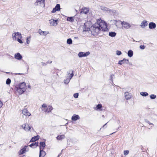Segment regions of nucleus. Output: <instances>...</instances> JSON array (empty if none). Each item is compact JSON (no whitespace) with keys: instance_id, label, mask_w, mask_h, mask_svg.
<instances>
[{"instance_id":"nucleus-1","label":"nucleus","mask_w":157,"mask_h":157,"mask_svg":"<svg viewBox=\"0 0 157 157\" xmlns=\"http://www.w3.org/2000/svg\"><path fill=\"white\" fill-rule=\"evenodd\" d=\"M91 33L94 36L97 35L101 31L106 32L108 31L106 23L101 19L97 20V22L91 28Z\"/></svg>"},{"instance_id":"nucleus-2","label":"nucleus","mask_w":157,"mask_h":157,"mask_svg":"<svg viewBox=\"0 0 157 157\" xmlns=\"http://www.w3.org/2000/svg\"><path fill=\"white\" fill-rule=\"evenodd\" d=\"M15 89L19 94H22L26 89L25 83V82H23L17 84L15 87Z\"/></svg>"},{"instance_id":"nucleus-3","label":"nucleus","mask_w":157,"mask_h":157,"mask_svg":"<svg viewBox=\"0 0 157 157\" xmlns=\"http://www.w3.org/2000/svg\"><path fill=\"white\" fill-rule=\"evenodd\" d=\"M68 74L70 75L69 78H67L66 79L64 80V83L66 84H67L69 82L70 80L74 76L73 71V70H71L70 71Z\"/></svg>"},{"instance_id":"nucleus-4","label":"nucleus","mask_w":157,"mask_h":157,"mask_svg":"<svg viewBox=\"0 0 157 157\" xmlns=\"http://www.w3.org/2000/svg\"><path fill=\"white\" fill-rule=\"evenodd\" d=\"M16 36H17V37L22 38L21 35L20 33H14L12 34V35L13 40H16L17 39Z\"/></svg>"},{"instance_id":"nucleus-5","label":"nucleus","mask_w":157,"mask_h":157,"mask_svg":"<svg viewBox=\"0 0 157 157\" xmlns=\"http://www.w3.org/2000/svg\"><path fill=\"white\" fill-rule=\"evenodd\" d=\"M90 53L89 52H80L78 54V56L79 57H86L90 55Z\"/></svg>"},{"instance_id":"nucleus-6","label":"nucleus","mask_w":157,"mask_h":157,"mask_svg":"<svg viewBox=\"0 0 157 157\" xmlns=\"http://www.w3.org/2000/svg\"><path fill=\"white\" fill-rule=\"evenodd\" d=\"M121 24L124 28L126 29H128L131 27V25L130 24L127 22L124 21L122 22H121Z\"/></svg>"},{"instance_id":"nucleus-7","label":"nucleus","mask_w":157,"mask_h":157,"mask_svg":"<svg viewBox=\"0 0 157 157\" xmlns=\"http://www.w3.org/2000/svg\"><path fill=\"white\" fill-rule=\"evenodd\" d=\"M22 128L26 131H29L30 130H31L32 127L29 125V124H23L22 125Z\"/></svg>"},{"instance_id":"nucleus-8","label":"nucleus","mask_w":157,"mask_h":157,"mask_svg":"<svg viewBox=\"0 0 157 157\" xmlns=\"http://www.w3.org/2000/svg\"><path fill=\"white\" fill-rule=\"evenodd\" d=\"M60 10V6L59 4H57L55 6V7L53 9L52 12V13H55L56 11H59Z\"/></svg>"},{"instance_id":"nucleus-9","label":"nucleus","mask_w":157,"mask_h":157,"mask_svg":"<svg viewBox=\"0 0 157 157\" xmlns=\"http://www.w3.org/2000/svg\"><path fill=\"white\" fill-rule=\"evenodd\" d=\"M129 60L128 59L124 58L122 60L119 61L118 64L120 65H122L123 64L128 63Z\"/></svg>"},{"instance_id":"nucleus-10","label":"nucleus","mask_w":157,"mask_h":157,"mask_svg":"<svg viewBox=\"0 0 157 157\" xmlns=\"http://www.w3.org/2000/svg\"><path fill=\"white\" fill-rule=\"evenodd\" d=\"M57 20H54L53 19H51L49 20L50 23L51 25L56 26L57 24Z\"/></svg>"},{"instance_id":"nucleus-11","label":"nucleus","mask_w":157,"mask_h":157,"mask_svg":"<svg viewBox=\"0 0 157 157\" xmlns=\"http://www.w3.org/2000/svg\"><path fill=\"white\" fill-rule=\"evenodd\" d=\"M22 113L26 116H28L29 117L31 115L26 109H25L22 110Z\"/></svg>"},{"instance_id":"nucleus-12","label":"nucleus","mask_w":157,"mask_h":157,"mask_svg":"<svg viewBox=\"0 0 157 157\" xmlns=\"http://www.w3.org/2000/svg\"><path fill=\"white\" fill-rule=\"evenodd\" d=\"M44 0H36V2L35 3V6L41 5V4L44 5Z\"/></svg>"},{"instance_id":"nucleus-13","label":"nucleus","mask_w":157,"mask_h":157,"mask_svg":"<svg viewBox=\"0 0 157 157\" xmlns=\"http://www.w3.org/2000/svg\"><path fill=\"white\" fill-rule=\"evenodd\" d=\"M156 27V24L154 22H151L149 24V27L150 29H155Z\"/></svg>"},{"instance_id":"nucleus-14","label":"nucleus","mask_w":157,"mask_h":157,"mask_svg":"<svg viewBox=\"0 0 157 157\" xmlns=\"http://www.w3.org/2000/svg\"><path fill=\"white\" fill-rule=\"evenodd\" d=\"M124 97L126 100H129L131 98V95L128 92H125L124 93Z\"/></svg>"},{"instance_id":"nucleus-15","label":"nucleus","mask_w":157,"mask_h":157,"mask_svg":"<svg viewBox=\"0 0 157 157\" xmlns=\"http://www.w3.org/2000/svg\"><path fill=\"white\" fill-rule=\"evenodd\" d=\"M46 146L45 143L44 142H41L40 144V150H44Z\"/></svg>"},{"instance_id":"nucleus-16","label":"nucleus","mask_w":157,"mask_h":157,"mask_svg":"<svg viewBox=\"0 0 157 157\" xmlns=\"http://www.w3.org/2000/svg\"><path fill=\"white\" fill-rule=\"evenodd\" d=\"M15 58L17 60H21L22 58V56L19 53H17L14 55Z\"/></svg>"},{"instance_id":"nucleus-17","label":"nucleus","mask_w":157,"mask_h":157,"mask_svg":"<svg viewBox=\"0 0 157 157\" xmlns=\"http://www.w3.org/2000/svg\"><path fill=\"white\" fill-rule=\"evenodd\" d=\"M80 119V117L78 115L74 114L71 117L72 121H76Z\"/></svg>"},{"instance_id":"nucleus-18","label":"nucleus","mask_w":157,"mask_h":157,"mask_svg":"<svg viewBox=\"0 0 157 157\" xmlns=\"http://www.w3.org/2000/svg\"><path fill=\"white\" fill-rule=\"evenodd\" d=\"M26 146H25L20 150L19 151V155L23 154L26 152Z\"/></svg>"},{"instance_id":"nucleus-19","label":"nucleus","mask_w":157,"mask_h":157,"mask_svg":"<svg viewBox=\"0 0 157 157\" xmlns=\"http://www.w3.org/2000/svg\"><path fill=\"white\" fill-rule=\"evenodd\" d=\"M46 155V153L43 150H40L39 157H44Z\"/></svg>"},{"instance_id":"nucleus-20","label":"nucleus","mask_w":157,"mask_h":157,"mask_svg":"<svg viewBox=\"0 0 157 157\" xmlns=\"http://www.w3.org/2000/svg\"><path fill=\"white\" fill-rule=\"evenodd\" d=\"M38 145V142H35L34 143L31 144L29 146L33 148H35L37 147Z\"/></svg>"},{"instance_id":"nucleus-21","label":"nucleus","mask_w":157,"mask_h":157,"mask_svg":"<svg viewBox=\"0 0 157 157\" xmlns=\"http://www.w3.org/2000/svg\"><path fill=\"white\" fill-rule=\"evenodd\" d=\"M38 33L40 35L44 36L46 35L48 33V32L42 31L40 29L39 30Z\"/></svg>"},{"instance_id":"nucleus-22","label":"nucleus","mask_w":157,"mask_h":157,"mask_svg":"<svg viewBox=\"0 0 157 157\" xmlns=\"http://www.w3.org/2000/svg\"><path fill=\"white\" fill-rule=\"evenodd\" d=\"M147 21L146 20H144L142 22L140 26L142 28H144L147 25Z\"/></svg>"},{"instance_id":"nucleus-23","label":"nucleus","mask_w":157,"mask_h":157,"mask_svg":"<svg viewBox=\"0 0 157 157\" xmlns=\"http://www.w3.org/2000/svg\"><path fill=\"white\" fill-rule=\"evenodd\" d=\"M39 136L38 135H37L36 136L33 137L31 139V140L30 142H35L38 140L39 139Z\"/></svg>"},{"instance_id":"nucleus-24","label":"nucleus","mask_w":157,"mask_h":157,"mask_svg":"<svg viewBox=\"0 0 157 157\" xmlns=\"http://www.w3.org/2000/svg\"><path fill=\"white\" fill-rule=\"evenodd\" d=\"M101 10L109 12L110 9L104 6H101Z\"/></svg>"},{"instance_id":"nucleus-25","label":"nucleus","mask_w":157,"mask_h":157,"mask_svg":"<svg viewBox=\"0 0 157 157\" xmlns=\"http://www.w3.org/2000/svg\"><path fill=\"white\" fill-rule=\"evenodd\" d=\"M65 137V135H58L56 138L57 140H62V139H64Z\"/></svg>"},{"instance_id":"nucleus-26","label":"nucleus","mask_w":157,"mask_h":157,"mask_svg":"<svg viewBox=\"0 0 157 157\" xmlns=\"http://www.w3.org/2000/svg\"><path fill=\"white\" fill-rule=\"evenodd\" d=\"M89 10V9L87 8H84L82 9L81 12H83L85 14H86Z\"/></svg>"},{"instance_id":"nucleus-27","label":"nucleus","mask_w":157,"mask_h":157,"mask_svg":"<svg viewBox=\"0 0 157 157\" xmlns=\"http://www.w3.org/2000/svg\"><path fill=\"white\" fill-rule=\"evenodd\" d=\"M53 108L52 106H48V108L45 109V111L46 112H50L53 109Z\"/></svg>"},{"instance_id":"nucleus-28","label":"nucleus","mask_w":157,"mask_h":157,"mask_svg":"<svg viewBox=\"0 0 157 157\" xmlns=\"http://www.w3.org/2000/svg\"><path fill=\"white\" fill-rule=\"evenodd\" d=\"M109 36H110L113 37L116 35V33L115 32H110L109 33Z\"/></svg>"},{"instance_id":"nucleus-29","label":"nucleus","mask_w":157,"mask_h":157,"mask_svg":"<svg viewBox=\"0 0 157 157\" xmlns=\"http://www.w3.org/2000/svg\"><path fill=\"white\" fill-rule=\"evenodd\" d=\"M128 56L131 57H132L133 54V52L131 50H129L128 51L127 53Z\"/></svg>"},{"instance_id":"nucleus-30","label":"nucleus","mask_w":157,"mask_h":157,"mask_svg":"<svg viewBox=\"0 0 157 157\" xmlns=\"http://www.w3.org/2000/svg\"><path fill=\"white\" fill-rule=\"evenodd\" d=\"M109 13L112 15H115L116 13V11L115 10L110 9Z\"/></svg>"},{"instance_id":"nucleus-31","label":"nucleus","mask_w":157,"mask_h":157,"mask_svg":"<svg viewBox=\"0 0 157 157\" xmlns=\"http://www.w3.org/2000/svg\"><path fill=\"white\" fill-rule=\"evenodd\" d=\"M67 20L68 21L70 22H73L74 21V19L73 18V17H67Z\"/></svg>"},{"instance_id":"nucleus-32","label":"nucleus","mask_w":157,"mask_h":157,"mask_svg":"<svg viewBox=\"0 0 157 157\" xmlns=\"http://www.w3.org/2000/svg\"><path fill=\"white\" fill-rule=\"evenodd\" d=\"M140 94L141 95H142L143 96H145V97L147 96L148 95V93H147V92H141L140 93Z\"/></svg>"},{"instance_id":"nucleus-33","label":"nucleus","mask_w":157,"mask_h":157,"mask_svg":"<svg viewBox=\"0 0 157 157\" xmlns=\"http://www.w3.org/2000/svg\"><path fill=\"white\" fill-rule=\"evenodd\" d=\"M67 43L71 44L72 43V41L71 39L69 38L67 40Z\"/></svg>"},{"instance_id":"nucleus-34","label":"nucleus","mask_w":157,"mask_h":157,"mask_svg":"<svg viewBox=\"0 0 157 157\" xmlns=\"http://www.w3.org/2000/svg\"><path fill=\"white\" fill-rule=\"evenodd\" d=\"M11 82V80L9 78H8L7 79L6 83L7 85H10Z\"/></svg>"},{"instance_id":"nucleus-35","label":"nucleus","mask_w":157,"mask_h":157,"mask_svg":"<svg viewBox=\"0 0 157 157\" xmlns=\"http://www.w3.org/2000/svg\"><path fill=\"white\" fill-rule=\"evenodd\" d=\"M156 96L155 94H151L150 96V98L151 99H154L156 98Z\"/></svg>"},{"instance_id":"nucleus-36","label":"nucleus","mask_w":157,"mask_h":157,"mask_svg":"<svg viewBox=\"0 0 157 157\" xmlns=\"http://www.w3.org/2000/svg\"><path fill=\"white\" fill-rule=\"evenodd\" d=\"M129 152L128 150H125L124 151V154L125 155H127L128 154Z\"/></svg>"},{"instance_id":"nucleus-37","label":"nucleus","mask_w":157,"mask_h":157,"mask_svg":"<svg viewBox=\"0 0 157 157\" xmlns=\"http://www.w3.org/2000/svg\"><path fill=\"white\" fill-rule=\"evenodd\" d=\"M21 38L17 37V40L20 43L22 44L23 43L22 41L20 39Z\"/></svg>"},{"instance_id":"nucleus-38","label":"nucleus","mask_w":157,"mask_h":157,"mask_svg":"<svg viewBox=\"0 0 157 157\" xmlns=\"http://www.w3.org/2000/svg\"><path fill=\"white\" fill-rule=\"evenodd\" d=\"M102 107V105L101 104H99L97 105V108L98 109H100Z\"/></svg>"},{"instance_id":"nucleus-39","label":"nucleus","mask_w":157,"mask_h":157,"mask_svg":"<svg viewBox=\"0 0 157 157\" xmlns=\"http://www.w3.org/2000/svg\"><path fill=\"white\" fill-rule=\"evenodd\" d=\"M78 96V93H76L74 94L73 95L74 97L75 98H77Z\"/></svg>"},{"instance_id":"nucleus-40","label":"nucleus","mask_w":157,"mask_h":157,"mask_svg":"<svg viewBox=\"0 0 157 157\" xmlns=\"http://www.w3.org/2000/svg\"><path fill=\"white\" fill-rule=\"evenodd\" d=\"M144 121L148 123L150 125H153V124L152 123H150L148 120L145 119Z\"/></svg>"},{"instance_id":"nucleus-41","label":"nucleus","mask_w":157,"mask_h":157,"mask_svg":"<svg viewBox=\"0 0 157 157\" xmlns=\"http://www.w3.org/2000/svg\"><path fill=\"white\" fill-rule=\"evenodd\" d=\"M116 52H117L116 54H117V55L118 56L120 55L122 53L120 51L117 50L116 51Z\"/></svg>"},{"instance_id":"nucleus-42","label":"nucleus","mask_w":157,"mask_h":157,"mask_svg":"<svg viewBox=\"0 0 157 157\" xmlns=\"http://www.w3.org/2000/svg\"><path fill=\"white\" fill-rule=\"evenodd\" d=\"M140 48L141 49H144L145 48L144 45H141L140 46Z\"/></svg>"},{"instance_id":"nucleus-43","label":"nucleus","mask_w":157,"mask_h":157,"mask_svg":"<svg viewBox=\"0 0 157 157\" xmlns=\"http://www.w3.org/2000/svg\"><path fill=\"white\" fill-rule=\"evenodd\" d=\"M41 63L42 65L43 66H45L47 65V63H45L43 62H42Z\"/></svg>"},{"instance_id":"nucleus-44","label":"nucleus","mask_w":157,"mask_h":157,"mask_svg":"<svg viewBox=\"0 0 157 157\" xmlns=\"http://www.w3.org/2000/svg\"><path fill=\"white\" fill-rule=\"evenodd\" d=\"M113 75H112L110 77V80H111L112 82L113 81Z\"/></svg>"},{"instance_id":"nucleus-45","label":"nucleus","mask_w":157,"mask_h":157,"mask_svg":"<svg viewBox=\"0 0 157 157\" xmlns=\"http://www.w3.org/2000/svg\"><path fill=\"white\" fill-rule=\"evenodd\" d=\"M30 40H29L28 38H27L26 39V43L27 44H29L30 42Z\"/></svg>"},{"instance_id":"nucleus-46","label":"nucleus","mask_w":157,"mask_h":157,"mask_svg":"<svg viewBox=\"0 0 157 157\" xmlns=\"http://www.w3.org/2000/svg\"><path fill=\"white\" fill-rule=\"evenodd\" d=\"M3 103L0 100V108H1L2 106Z\"/></svg>"},{"instance_id":"nucleus-47","label":"nucleus","mask_w":157,"mask_h":157,"mask_svg":"<svg viewBox=\"0 0 157 157\" xmlns=\"http://www.w3.org/2000/svg\"><path fill=\"white\" fill-rule=\"evenodd\" d=\"M42 107L44 108H47V106L45 104H43L42 105Z\"/></svg>"},{"instance_id":"nucleus-48","label":"nucleus","mask_w":157,"mask_h":157,"mask_svg":"<svg viewBox=\"0 0 157 157\" xmlns=\"http://www.w3.org/2000/svg\"><path fill=\"white\" fill-rule=\"evenodd\" d=\"M47 64H48V63H52V61H47L46 62Z\"/></svg>"},{"instance_id":"nucleus-49","label":"nucleus","mask_w":157,"mask_h":157,"mask_svg":"<svg viewBox=\"0 0 157 157\" xmlns=\"http://www.w3.org/2000/svg\"><path fill=\"white\" fill-rule=\"evenodd\" d=\"M90 29L89 28H87V29H85L84 31H89V30Z\"/></svg>"},{"instance_id":"nucleus-50","label":"nucleus","mask_w":157,"mask_h":157,"mask_svg":"<svg viewBox=\"0 0 157 157\" xmlns=\"http://www.w3.org/2000/svg\"><path fill=\"white\" fill-rule=\"evenodd\" d=\"M28 88H29V89H30L31 88V86H30V85H29L28 86Z\"/></svg>"},{"instance_id":"nucleus-51","label":"nucleus","mask_w":157,"mask_h":157,"mask_svg":"<svg viewBox=\"0 0 157 157\" xmlns=\"http://www.w3.org/2000/svg\"><path fill=\"white\" fill-rule=\"evenodd\" d=\"M107 123H106L105 124H104L103 126H102V127L103 128L104 127H105V126L106 125V124H107Z\"/></svg>"},{"instance_id":"nucleus-52","label":"nucleus","mask_w":157,"mask_h":157,"mask_svg":"<svg viewBox=\"0 0 157 157\" xmlns=\"http://www.w3.org/2000/svg\"><path fill=\"white\" fill-rule=\"evenodd\" d=\"M74 39H78V38L77 37H74Z\"/></svg>"},{"instance_id":"nucleus-53","label":"nucleus","mask_w":157,"mask_h":157,"mask_svg":"<svg viewBox=\"0 0 157 157\" xmlns=\"http://www.w3.org/2000/svg\"><path fill=\"white\" fill-rule=\"evenodd\" d=\"M129 63V65H132V64L131 63Z\"/></svg>"},{"instance_id":"nucleus-54","label":"nucleus","mask_w":157,"mask_h":157,"mask_svg":"<svg viewBox=\"0 0 157 157\" xmlns=\"http://www.w3.org/2000/svg\"><path fill=\"white\" fill-rule=\"evenodd\" d=\"M116 21V23H115V25H116V26H117V21Z\"/></svg>"},{"instance_id":"nucleus-55","label":"nucleus","mask_w":157,"mask_h":157,"mask_svg":"<svg viewBox=\"0 0 157 157\" xmlns=\"http://www.w3.org/2000/svg\"><path fill=\"white\" fill-rule=\"evenodd\" d=\"M115 133V132H113V133H111V134H110V135H112V134H113V133Z\"/></svg>"},{"instance_id":"nucleus-56","label":"nucleus","mask_w":157,"mask_h":157,"mask_svg":"<svg viewBox=\"0 0 157 157\" xmlns=\"http://www.w3.org/2000/svg\"><path fill=\"white\" fill-rule=\"evenodd\" d=\"M61 154H59V155L58 156V157H59V156L60 155H61Z\"/></svg>"},{"instance_id":"nucleus-57","label":"nucleus","mask_w":157,"mask_h":157,"mask_svg":"<svg viewBox=\"0 0 157 157\" xmlns=\"http://www.w3.org/2000/svg\"><path fill=\"white\" fill-rule=\"evenodd\" d=\"M18 74V75H21L22 74H20V73H18V74Z\"/></svg>"},{"instance_id":"nucleus-58","label":"nucleus","mask_w":157,"mask_h":157,"mask_svg":"<svg viewBox=\"0 0 157 157\" xmlns=\"http://www.w3.org/2000/svg\"><path fill=\"white\" fill-rule=\"evenodd\" d=\"M84 26H86V24H84Z\"/></svg>"}]
</instances>
